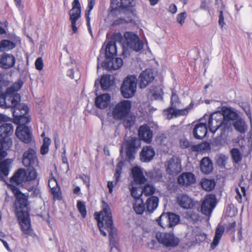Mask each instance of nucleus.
I'll return each instance as SVG.
<instances>
[{"label":"nucleus","instance_id":"1","mask_svg":"<svg viewBox=\"0 0 252 252\" xmlns=\"http://www.w3.org/2000/svg\"><path fill=\"white\" fill-rule=\"evenodd\" d=\"M13 188L11 191L15 197L13 205L15 214L19 222L23 234L26 238L28 236H32V233L29 214L30 209L28 206L29 194L22 192L18 187Z\"/></svg>","mask_w":252,"mask_h":252},{"label":"nucleus","instance_id":"2","mask_svg":"<svg viewBox=\"0 0 252 252\" xmlns=\"http://www.w3.org/2000/svg\"><path fill=\"white\" fill-rule=\"evenodd\" d=\"M221 115L223 116L222 121H216V125L213 126V116L218 112L211 115L205 114L204 118H208V127L210 131L215 133L218 129L220 131V136L227 135L229 131L232 130V123L239 117V114L233 111L231 108L222 106L221 109Z\"/></svg>","mask_w":252,"mask_h":252},{"label":"nucleus","instance_id":"3","mask_svg":"<svg viewBox=\"0 0 252 252\" xmlns=\"http://www.w3.org/2000/svg\"><path fill=\"white\" fill-rule=\"evenodd\" d=\"M2 176L3 179L0 178V181L4 182L7 187L12 190L13 187L22 186L23 183L35 180L37 177V173L34 168H27L26 170L24 168H19L10 178L9 183L6 180L8 175H2Z\"/></svg>","mask_w":252,"mask_h":252},{"label":"nucleus","instance_id":"4","mask_svg":"<svg viewBox=\"0 0 252 252\" xmlns=\"http://www.w3.org/2000/svg\"><path fill=\"white\" fill-rule=\"evenodd\" d=\"M101 213L103 214V219L105 220V227L108 232L109 236V243L111 247L110 252H112L113 248L117 249L118 243L115 238V228L112 220L111 209L109 205L104 200L101 201Z\"/></svg>","mask_w":252,"mask_h":252},{"label":"nucleus","instance_id":"5","mask_svg":"<svg viewBox=\"0 0 252 252\" xmlns=\"http://www.w3.org/2000/svg\"><path fill=\"white\" fill-rule=\"evenodd\" d=\"M111 4L110 14L114 17L118 14H136V10L133 8L135 5L134 0H111Z\"/></svg>","mask_w":252,"mask_h":252},{"label":"nucleus","instance_id":"6","mask_svg":"<svg viewBox=\"0 0 252 252\" xmlns=\"http://www.w3.org/2000/svg\"><path fill=\"white\" fill-rule=\"evenodd\" d=\"M12 145V140H7L0 137V178L3 179V176L9 173V159L2 161L7 155V151Z\"/></svg>","mask_w":252,"mask_h":252},{"label":"nucleus","instance_id":"7","mask_svg":"<svg viewBox=\"0 0 252 252\" xmlns=\"http://www.w3.org/2000/svg\"><path fill=\"white\" fill-rule=\"evenodd\" d=\"M137 79L135 75H129L123 80L120 87L122 95L125 98H130L135 94Z\"/></svg>","mask_w":252,"mask_h":252},{"label":"nucleus","instance_id":"8","mask_svg":"<svg viewBox=\"0 0 252 252\" xmlns=\"http://www.w3.org/2000/svg\"><path fill=\"white\" fill-rule=\"evenodd\" d=\"M124 145L126 156V160L129 161L135 159V155L141 146V141L135 136H130L124 141Z\"/></svg>","mask_w":252,"mask_h":252},{"label":"nucleus","instance_id":"9","mask_svg":"<svg viewBox=\"0 0 252 252\" xmlns=\"http://www.w3.org/2000/svg\"><path fill=\"white\" fill-rule=\"evenodd\" d=\"M131 108V102L123 100L117 103L112 111V115L116 121L122 120L128 116Z\"/></svg>","mask_w":252,"mask_h":252},{"label":"nucleus","instance_id":"10","mask_svg":"<svg viewBox=\"0 0 252 252\" xmlns=\"http://www.w3.org/2000/svg\"><path fill=\"white\" fill-rule=\"evenodd\" d=\"M155 238L158 243L165 248H175L180 243L179 238L176 237L173 232L158 231L156 233Z\"/></svg>","mask_w":252,"mask_h":252},{"label":"nucleus","instance_id":"11","mask_svg":"<svg viewBox=\"0 0 252 252\" xmlns=\"http://www.w3.org/2000/svg\"><path fill=\"white\" fill-rule=\"evenodd\" d=\"M180 218L179 215L171 212H163L157 221L163 228H172L179 223Z\"/></svg>","mask_w":252,"mask_h":252},{"label":"nucleus","instance_id":"12","mask_svg":"<svg viewBox=\"0 0 252 252\" xmlns=\"http://www.w3.org/2000/svg\"><path fill=\"white\" fill-rule=\"evenodd\" d=\"M72 5V8L70 10L68 14L73 33H76L78 32L76 22L81 16V6L79 0H74Z\"/></svg>","mask_w":252,"mask_h":252},{"label":"nucleus","instance_id":"13","mask_svg":"<svg viewBox=\"0 0 252 252\" xmlns=\"http://www.w3.org/2000/svg\"><path fill=\"white\" fill-rule=\"evenodd\" d=\"M20 95L19 94H16L14 96H11L8 98H5L4 103L6 107L11 108L12 112L13 111L16 112V110H18L19 112L23 111L26 113H28L29 107L26 105L20 104Z\"/></svg>","mask_w":252,"mask_h":252},{"label":"nucleus","instance_id":"14","mask_svg":"<svg viewBox=\"0 0 252 252\" xmlns=\"http://www.w3.org/2000/svg\"><path fill=\"white\" fill-rule=\"evenodd\" d=\"M38 158L36 151L32 148H29L24 152L22 157V163L28 168H34L37 165Z\"/></svg>","mask_w":252,"mask_h":252},{"label":"nucleus","instance_id":"15","mask_svg":"<svg viewBox=\"0 0 252 252\" xmlns=\"http://www.w3.org/2000/svg\"><path fill=\"white\" fill-rule=\"evenodd\" d=\"M216 197L214 194L207 195L202 201L200 211L207 216H210L216 206Z\"/></svg>","mask_w":252,"mask_h":252},{"label":"nucleus","instance_id":"16","mask_svg":"<svg viewBox=\"0 0 252 252\" xmlns=\"http://www.w3.org/2000/svg\"><path fill=\"white\" fill-rule=\"evenodd\" d=\"M207 117L200 119L199 122L195 125L192 130V133L195 138L202 139L207 134V125L206 124Z\"/></svg>","mask_w":252,"mask_h":252},{"label":"nucleus","instance_id":"17","mask_svg":"<svg viewBox=\"0 0 252 252\" xmlns=\"http://www.w3.org/2000/svg\"><path fill=\"white\" fill-rule=\"evenodd\" d=\"M15 133L19 140L25 143L28 144L32 141V133L29 127L26 125L18 126Z\"/></svg>","mask_w":252,"mask_h":252},{"label":"nucleus","instance_id":"18","mask_svg":"<svg viewBox=\"0 0 252 252\" xmlns=\"http://www.w3.org/2000/svg\"><path fill=\"white\" fill-rule=\"evenodd\" d=\"M154 78L152 70L150 68L145 69L139 76V87L141 89L145 88L154 80Z\"/></svg>","mask_w":252,"mask_h":252},{"label":"nucleus","instance_id":"19","mask_svg":"<svg viewBox=\"0 0 252 252\" xmlns=\"http://www.w3.org/2000/svg\"><path fill=\"white\" fill-rule=\"evenodd\" d=\"M139 139L147 143H150L152 140L153 131L147 125L141 126L138 130Z\"/></svg>","mask_w":252,"mask_h":252},{"label":"nucleus","instance_id":"20","mask_svg":"<svg viewBox=\"0 0 252 252\" xmlns=\"http://www.w3.org/2000/svg\"><path fill=\"white\" fill-rule=\"evenodd\" d=\"M16 59L14 56L6 53L0 55V67L8 69L13 67L15 64Z\"/></svg>","mask_w":252,"mask_h":252},{"label":"nucleus","instance_id":"21","mask_svg":"<svg viewBox=\"0 0 252 252\" xmlns=\"http://www.w3.org/2000/svg\"><path fill=\"white\" fill-rule=\"evenodd\" d=\"M166 171L169 175L178 174L182 171L181 162L178 159L171 158L167 161Z\"/></svg>","mask_w":252,"mask_h":252},{"label":"nucleus","instance_id":"22","mask_svg":"<svg viewBox=\"0 0 252 252\" xmlns=\"http://www.w3.org/2000/svg\"><path fill=\"white\" fill-rule=\"evenodd\" d=\"M123 64V60L120 58H116L114 59L103 61L101 63V67L108 71L117 70L119 69Z\"/></svg>","mask_w":252,"mask_h":252},{"label":"nucleus","instance_id":"23","mask_svg":"<svg viewBox=\"0 0 252 252\" xmlns=\"http://www.w3.org/2000/svg\"><path fill=\"white\" fill-rule=\"evenodd\" d=\"M155 151L151 146H144L140 153V159L142 162H149L154 158Z\"/></svg>","mask_w":252,"mask_h":252},{"label":"nucleus","instance_id":"24","mask_svg":"<svg viewBox=\"0 0 252 252\" xmlns=\"http://www.w3.org/2000/svg\"><path fill=\"white\" fill-rule=\"evenodd\" d=\"M110 101V95L108 94H104L96 96L94 103L97 108L100 109H104L108 107Z\"/></svg>","mask_w":252,"mask_h":252},{"label":"nucleus","instance_id":"25","mask_svg":"<svg viewBox=\"0 0 252 252\" xmlns=\"http://www.w3.org/2000/svg\"><path fill=\"white\" fill-rule=\"evenodd\" d=\"M131 174L134 183L136 185L143 184L147 181L141 169L138 166H135L132 168Z\"/></svg>","mask_w":252,"mask_h":252},{"label":"nucleus","instance_id":"26","mask_svg":"<svg viewBox=\"0 0 252 252\" xmlns=\"http://www.w3.org/2000/svg\"><path fill=\"white\" fill-rule=\"evenodd\" d=\"M196 181L194 175L191 172H185L178 178V183L180 185L189 186L194 184Z\"/></svg>","mask_w":252,"mask_h":252},{"label":"nucleus","instance_id":"27","mask_svg":"<svg viewBox=\"0 0 252 252\" xmlns=\"http://www.w3.org/2000/svg\"><path fill=\"white\" fill-rule=\"evenodd\" d=\"M14 131V127L11 123H4L0 126V137L7 140H12L10 137Z\"/></svg>","mask_w":252,"mask_h":252},{"label":"nucleus","instance_id":"28","mask_svg":"<svg viewBox=\"0 0 252 252\" xmlns=\"http://www.w3.org/2000/svg\"><path fill=\"white\" fill-rule=\"evenodd\" d=\"M48 185L51 189V193L53 195L54 198L59 200H61L62 197L60 187L56 179L54 178L50 179L49 180Z\"/></svg>","mask_w":252,"mask_h":252},{"label":"nucleus","instance_id":"29","mask_svg":"<svg viewBox=\"0 0 252 252\" xmlns=\"http://www.w3.org/2000/svg\"><path fill=\"white\" fill-rule=\"evenodd\" d=\"M200 170L205 174H209L212 172L213 163L209 157L203 158L200 162Z\"/></svg>","mask_w":252,"mask_h":252},{"label":"nucleus","instance_id":"30","mask_svg":"<svg viewBox=\"0 0 252 252\" xmlns=\"http://www.w3.org/2000/svg\"><path fill=\"white\" fill-rule=\"evenodd\" d=\"M177 200L180 206L184 209H191L194 206L193 200L186 194H182L178 196Z\"/></svg>","mask_w":252,"mask_h":252},{"label":"nucleus","instance_id":"31","mask_svg":"<svg viewBox=\"0 0 252 252\" xmlns=\"http://www.w3.org/2000/svg\"><path fill=\"white\" fill-rule=\"evenodd\" d=\"M28 113L25 112L24 114H19V112L15 111L13 112V123L15 124L18 125V126H22L23 125H26L30 122V118L29 116H27Z\"/></svg>","mask_w":252,"mask_h":252},{"label":"nucleus","instance_id":"32","mask_svg":"<svg viewBox=\"0 0 252 252\" xmlns=\"http://www.w3.org/2000/svg\"><path fill=\"white\" fill-rule=\"evenodd\" d=\"M113 42H108L104 49L105 61L114 59L117 55L116 45H113Z\"/></svg>","mask_w":252,"mask_h":252},{"label":"nucleus","instance_id":"33","mask_svg":"<svg viewBox=\"0 0 252 252\" xmlns=\"http://www.w3.org/2000/svg\"><path fill=\"white\" fill-rule=\"evenodd\" d=\"M124 18H120L118 19L115 20L112 24V27L119 26L123 24H136L135 21L137 18L136 14H127Z\"/></svg>","mask_w":252,"mask_h":252},{"label":"nucleus","instance_id":"34","mask_svg":"<svg viewBox=\"0 0 252 252\" xmlns=\"http://www.w3.org/2000/svg\"><path fill=\"white\" fill-rule=\"evenodd\" d=\"M240 133H245L247 130V126L244 120L240 116L232 123V126Z\"/></svg>","mask_w":252,"mask_h":252},{"label":"nucleus","instance_id":"35","mask_svg":"<svg viewBox=\"0 0 252 252\" xmlns=\"http://www.w3.org/2000/svg\"><path fill=\"white\" fill-rule=\"evenodd\" d=\"M158 198L156 196H152L149 197L146 201V208L147 211L152 213L157 208L158 204Z\"/></svg>","mask_w":252,"mask_h":252},{"label":"nucleus","instance_id":"36","mask_svg":"<svg viewBox=\"0 0 252 252\" xmlns=\"http://www.w3.org/2000/svg\"><path fill=\"white\" fill-rule=\"evenodd\" d=\"M16 44L8 39H2L0 41V52L8 51L14 49Z\"/></svg>","mask_w":252,"mask_h":252},{"label":"nucleus","instance_id":"37","mask_svg":"<svg viewBox=\"0 0 252 252\" xmlns=\"http://www.w3.org/2000/svg\"><path fill=\"white\" fill-rule=\"evenodd\" d=\"M99 83L103 91H108L113 83L110 79V75H103L100 78Z\"/></svg>","mask_w":252,"mask_h":252},{"label":"nucleus","instance_id":"38","mask_svg":"<svg viewBox=\"0 0 252 252\" xmlns=\"http://www.w3.org/2000/svg\"><path fill=\"white\" fill-rule=\"evenodd\" d=\"M125 40L127 46L131 48L133 45H135V41L138 39V36L132 32H126L124 34Z\"/></svg>","mask_w":252,"mask_h":252},{"label":"nucleus","instance_id":"39","mask_svg":"<svg viewBox=\"0 0 252 252\" xmlns=\"http://www.w3.org/2000/svg\"><path fill=\"white\" fill-rule=\"evenodd\" d=\"M200 184L202 188L206 191L213 190L216 186L214 179H203L201 180Z\"/></svg>","mask_w":252,"mask_h":252},{"label":"nucleus","instance_id":"40","mask_svg":"<svg viewBox=\"0 0 252 252\" xmlns=\"http://www.w3.org/2000/svg\"><path fill=\"white\" fill-rule=\"evenodd\" d=\"M22 85V82H19L18 83L15 84L13 86L7 88L6 91L5 98L10 97L11 96H14L15 94H17L16 92L21 89Z\"/></svg>","mask_w":252,"mask_h":252},{"label":"nucleus","instance_id":"41","mask_svg":"<svg viewBox=\"0 0 252 252\" xmlns=\"http://www.w3.org/2000/svg\"><path fill=\"white\" fill-rule=\"evenodd\" d=\"M167 112L175 117L186 115L188 112V109H177V108L169 107L167 109Z\"/></svg>","mask_w":252,"mask_h":252},{"label":"nucleus","instance_id":"42","mask_svg":"<svg viewBox=\"0 0 252 252\" xmlns=\"http://www.w3.org/2000/svg\"><path fill=\"white\" fill-rule=\"evenodd\" d=\"M233 162L238 163L242 159V156L239 149L234 148L230 151Z\"/></svg>","mask_w":252,"mask_h":252},{"label":"nucleus","instance_id":"43","mask_svg":"<svg viewBox=\"0 0 252 252\" xmlns=\"http://www.w3.org/2000/svg\"><path fill=\"white\" fill-rule=\"evenodd\" d=\"M155 190L156 189L153 185L146 184L142 189L141 193H143L145 196H148L154 194L155 192Z\"/></svg>","mask_w":252,"mask_h":252},{"label":"nucleus","instance_id":"44","mask_svg":"<svg viewBox=\"0 0 252 252\" xmlns=\"http://www.w3.org/2000/svg\"><path fill=\"white\" fill-rule=\"evenodd\" d=\"M51 144V140L48 137H45L43 139V142L40 148V153L45 155L48 153L49 146Z\"/></svg>","mask_w":252,"mask_h":252},{"label":"nucleus","instance_id":"45","mask_svg":"<svg viewBox=\"0 0 252 252\" xmlns=\"http://www.w3.org/2000/svg\"><path fill=\"white\" fill-rule=\"evenodd\" d=\"M103 214H102L101 211L100 212V214L98 216V218L99 220H98L97 225L99 229L101 234L104 236H106V232L104 231V230H103V226H104V228L107 230V228L105 227V220H103Z\"/></svg>","mask_w":252,"mask_h":252},{"label":"nucleus","instance_id":"46","mask_svg":"<svg viewBox=\"0 0 252 252\" xmlns=\"http://www.w3.org/2000/svg\"><path fill=\"white\" fill-rule=\"evenodd\" d=\"M10 82L4 74H0V94L3 92V88L9 85Z\"/></svg>","mask_w":252,"mask_h":252},{"label":"nucleus","instance_id":"47","mask_svg":"<svg viewBox=\"0 0 252 252\" xmlns=\"http://www.w3.org/2000/svg\"><path fill=\"white\" fill-rule=\"evenodd\" d=\"M77 207L79 212L81 214L82 217L85 218L87 215L85 203L83 201L78 200L77 203Z\"/></svg>","mask_w":252,"mask_h":252},{"label":"nucleus","instance_id":"48","mask_svg":"<svg viewBox=\"0 0 252 252\" xmlns=\"http://www.w3.org/2000/svg\"><path fill=\"white\" fill-rule=\"evenodd\" d=\"M152 95L155 99L162 98L163 92L162 89L160 87L155 86L152 90Z\"/></svg>","mask_w":252,"mask_h":252},{"label":"nucleus","instance_id":"49","mask_svg":"<svg viewBox=\"0 0 252 252\" xmlns=\"http://www.w3.org/2000/svg\"><path fill=\"white\" fill-rule=\"evenodd\" d=\"M124 162L123 161H119L117 164L116 172L114 174L115 178V184L119 181L121 174L122 173V167L124 165Z\"/></svg>","mask_w":252,"mask_h":252},{"label":"nucleus","instance_id":"50","mask_svg":"<svg viewBox=\"0 0 252 252\" xmlns=\"http://www.w3.org/2000/svg\"><path fill=\"white\" fill-rule=\"evenodd\" d=\"M123 40L124 38L123 35L120 32H118L113 34V35L111 36V40L109 42H113L112 43L113 45H116V42L122 43Z\"/></svg>","mask_w":252,"mask_h":252},{"label":"nucleus","instance_id":"51","mask_svg":"<svg viewBox=\"0 0 252 252\" xmlns=\"http://www.w3.org/2000/svg\"><path fill=\"white\" fill-rule=\"evenodd\" d=\"M210 148V144L208 142H205L202 144L193 145L191 147V149L193 151H199L201 150H206Z\"/></svg>","mask_w":252,"mask_h":252},{"label":"nucleus","instance_id":"52","mask_svg":"<svg viewBox=\"0 0 252 252\" xmlns=\"http://www.w3.org/2000/svg\"><path fill=\"white\" fill-rule=\"evenodd\" d=\"M226 159V156L223 155H219L216 157V163L221 168L225 166Z\"/></svg>","mask_w":252,"mask_h":252},{"label":"nucleus","instance_id":"53","mask_svg":"<svg viewBox=\"0 0 252 252\" xmlns=\"http://www.w3.org/2000/svg\"><path fill=\"white\" fill-rule=\"evenodd\" d=\"M170 103V107L177 108V107H179V98L178 95L174 92H172V93Z\"/></svg>","mask_w":252,"mask_h":252},{"label":"nucleus","instance_id":"54","mask_svg":"<svg viewBox=\"0 0 252 252\" xmlns=\"http://www.w3.org/2000/svg\"><path fill=\"white\" fill-rule=\"evenodd\" d=\"M122 120H123L122 124L126 129H130L134 125V122L131 117L127 116Z\"/></svg>","mask_w":252,"mask_h":252},{"label":"nucleus","instance_id":"55","mask_svg":"<svg viewBox=\"0 0 252 252\" xmlns=\"http://www.w3.org/2000/svg\"><path fill=\"white\" fill-rule=\"evenodd\" d=\"M88 6L85 11V16L86 18H90V13L94 5L95 1L94 0H88Z\"/></svg>","mask_w":252,"mask_h":252},{"label":"nucleus","instance_id":"56","mask_svg":"<svg viewBox=\"0 0 252 252\" xmlns=\"http://www.w3.org/2000/svg\"><path fill=\"white\" fill-rule=\"evenodd\" d=\"M148 177L150 178L157 180L158 181H160L162 179V176L161 173H158L156 171H150L146 174Z\"/></svg>","mask_w":252,"mask_h":252},{"label":"nucleus","instance_id":"57","mask_svg":"<svg viewBox=\"0 0 252 252\" xmlns=\"http://www.w3.org/2000/svg\"><path fill=\"white\" fill-rule=\"evenodd\" d=\"M144 43L141 40L138 38V39H137V40L135 41V45H133V46L131 47V49H133V50L138 52L140 50H141L143 48Z\"/></svg>","mask_w":252,"mask_h":252},{"label":"nucleus","instance_id":"58","mask_svg":"<svg viewBox=\"0 0 252 252\" xmlns=\"http://www.w3.org/2000/svg\"><path fill=\"white\" fill-rule=\"evenodd\" d=\"M133 209L135 212L139 215L142 214L144 211L145 210V205L142 202L141 204H139L138 205L136 204L133 205Z\"/></svg>","mask_w":252,"mask_h":252},{"label":"nucleus","instance_id":"59","mask_svg":"<svg viewBox=\"0 0 252 252\" xmlns=\"http://www.w3.org/2000/svg\"><path fill=\"white\" fill-rule=\"evenodd\" d=\"M224 231V228L222 225L219 224L216 229L214 237L221 239Z\"/></svg>","mask_w":252,"mask_h":252},{"label":"nucleus","instance_id":"60","mask_svg":"<svg viewBox=\"0 0 252 252\" xmlns=\"http://www.w3.org/2000/svg\"><path fill=\"white\" fill-rule=\"evenodd\" d=\"M186 18V13L185 12L179 13L177 16V22L182 25L185 23Z\"/></svg>","mask_w":252,"mask_h":252},{"label":"nucleus","instance_id":"61","mask_svg":"<svg viewBox=\"0 0 252 252\" xmlns=\"http://www.w3.org/2000/svg\"><path fill=\"white\" fill-rule=\"evenodd\" d=\"M139 188L138 187L133 186L130 188L131 195L134 198L138 199L142 194V193L141 194H139L137 192V190Z\"/></svg>","mask_w":252,"mask_h":252},{"label":"nucleus","instance_id":"62","mask_svg":"<svg viewBox=\"0 0 252 252\" xmlns=\"http://www.w3.org/2000/svg\"><path fill=\"white\" fill-rule=\"evenodd\" d=\"M35 66L36 69L41 70L43 67V63L41 57L36 59L35 62Z\"/></svg>","mask_w":252,"mask_h":252},{"label":"nucleus","instance_id":"63","mask_svg":"<svg viewBox=\"0 0 252 252\" xmlns=\"http://www.w3.org/2000/svg\"><path fill=\"white\" fill-rule=\"evenodd\" d=\"M242 108L243 110L246 113V115L248 116L249 119L250 120L251 122L252 121V116L251 113V109L249 105L247 104H245L242 106Z\"/></svg>","mask_w":252,"mask_h":252},{"label":"nucleus","instance_id":"64","mask_svg":"<svg viewBox=\"0 0 252 252\" xmlns=\"http://www.w3.org/2000/svg\"><path fill=\"white\" fill-rule=\"evenodd\" d=\"M147 246L151 250L157 249L158 247L157 242L154 239H152L148 242L147 243Z\"/></svg>","mask_w":252,"mask_h":252}]
</instances>
